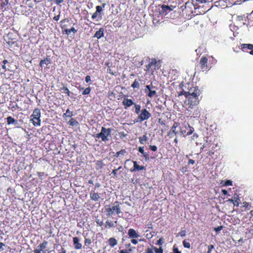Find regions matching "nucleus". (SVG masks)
I'll return each instance as SVG.
<instances>
[{
	"instance_id": "obj_47",
	"label": "nucleus",
	"mask_w": 253,
	"mask_h": 253,
	"mask_svg": "<svg viewBox=\"0 0 253 253\" xmlns=\"http://www.w3.org/2000/svg\"><path fill=\"white\" fill-rule=\"evenodd\" d=\"M222 229H223V226L221 225V226H217L216 227H214V230L216 232H218L220 231H221Z\"/></svg>"
},
{
	"instance_id": "obj_34",
	"label": "nucleus",
	"mask_w": 253,
	"mask_h": 253,
	"mask_svg": "<svg viewBox=\"0 0 253 253\" xmlns=\"http://www.w3.org/2000/svg\"><path fill=\"white\" fill-rule=\"evenodd\" d=\"M95 165L99 169L103 168L104 166V164H103V162L102 160L97 161L95 163Z\"/></svg>"
},
{
	"instance_id": "obj_12",
	"label": "nucleus",
	"mask_w": 253,
	"mask_h": 253,
	"mask_svg": "<svg viewBox=\"0 0 253 253\" xmlns=\"http://www.w3.org/2000/svg\"><path fill=\"white\" fill-rule=\"evenodd\" d=\"M151 117V113L146 109L141 110L138 116V121L140 123L149 119Z\"/></svg>"
},
{
	"instance_id": "obj_36",
	"label": "nucleus",
	"mask_w": 253,
	"mask_h": 253,
	"mask_svg": "<svg viewBox=\"0 0 253 253\" xmlns=\"http://www.w3.org/2000/svg\"><path fill=\"white\" fill-rule=\"evenodd\" d=\"M49 63H50V59L46 58L45 59H42L41 60L40 63V66L42 67L43 64H48Z\"/></svg>"
},
{
	"instance_id": "obj_35",
	"label": "nucleus",
	"mask_w": 253,
	"mask_h": 253,
	"mask_svg": "<svg viewBox=\"0 0 253 253\" xmlns=\"http://www.w3.org/2000/svg\"><path fill=\"white\" fill-rule=\"evenodd\" d=\"M73 115V112L69 110V109H67L66 111V113L63 114V117H71Z\"/></svg>"
},
{
	"instance_id": "obj_26",
	"label": "nucleus",
	"mask_w": 253,
	"mask_h": 253,
	"mask_svg": "<svg viewBox=\"0 0 253 253\" xmlns=\"http://www.w3.org/2000/svg\"><path fill=\"white\" fill-rule=\"evenodd\" d=\"M179 125L178 123L174 122L173 126L170 130V131L174 133L175 135H176L178 133V131H177L176 129L178 126Z\"/></svg>"
},
{
	"instance_id": "obj_41",
	"label": "nucleus",
	"mask_w": 253,
	"mask_h": 253,
	"mask_svg": "<svg viewBox=\"0 0 253 253\" xmlns=\"http://www.w3.org/2000/svg\"><path fill=\"white\" fill-rule=\"evenodd\" d=\"M153 250H154L155 253H163V250L161 247L159 248L154 247Z\"/></svg>"
},
{
	"instance_id": "obj_13",
	"label": "nucleus",
	"mask_w": 253,
	"mask_h": 253,
	"mask_svg": "<svg viewBox=\"0 0 253 253\" xmlns=\"http://www.w3.org/2000/svg\"><path fill=\"white\" fill-rule=\"evenodd\" d=\"M241 49L244 52L249 53L253 55V44L251 43H242L241 44Z\"/></svg>"
},
{
	"instance_id": "obj_31",
	"label": "nucleus",
	"mask_w": 253,
	"mask_h": 253,
	"mask_svg": "<svg viewBox=\"0 0 253 253\" xmlns=\"http://www.w3.org/2000/svg\"><path fill=\"white\" fill-rule=\"evenodd\" d=\"M216 145H212L211 148L209 149V151L207 152V154L208 156H212L214 154V149L215 148Z\"/></svg>"
},
{
	"instance_id": "obj_60",
	"label": "nucleus",
	"mask_w": 253,
	"mask_h": 253,
	"mask_svg": "<svg viewBox=\"0 0 253 253\" xmlns=\"http://www.w3.org/2000/svg\"><path fill=\"white\" fill-rule=\"evenodd\" d=\"M132 251V250L131 249H129V250H128L127 251H125V250H121L120 253H130L131 251Z\"/></svg>"
},
{
	"instance_id": "obj_46",
	"label": "nucleus",
	"mask_w": 253,
	"mask_h": 253,
	"mask_svg": "<svg viewBox=\"0 0 253 253\" xmlns=\"http://www.w3.org/2000/svg\"><path fill=\"white\" fill-rule=\"evenodd\" d=\"M245 19V15H239L237 17V20L238 21H244Z\"/></svg>"
},
{
	"instance_id": "obj_44",
	"label": "nucleus",
	"mask_w": 253,
	"mask_h": 253,
	"mask_svg": "<svg viewBox=\"0 0 253 253\" xmlns=\"http://www.w3.org/2000/svg\"><path fill=\"white\" fill-rule=\"evenodd\" d=\"M214 248V247L213 245H210L208 246V251L207 253H211V251Z\"/></svg>"
},
{
	"instance_id": "obj_59",
	"label": "nucleus",
	"mask_w": 253,
	"mask_h": 253,
	"mask_svg": "<svg viewBox=\"0 0 253 253\" xmlns=\"http://www.w3.org/2000/svg\"><path fill=\"white\" fill-rule=\"evenodd\" d=\"M163 244V238L159 239L158 241L157 244L158 245H162Z\"/></svg>"
},
{
	"instance_id": "obj_56",
	"label": "nucleus",
	"mask_w": 253,
	"mask_h": 253,
	"mask_svg": "<svg viewBox=\"0 0 253 253\" xmlns=\"http://www.w3.org/2000/svg\"><path fill=\"white\" fill-rule=\"evenodd\" d=\"M244 207H245L246 208H247L248 209H250V206L249 205V204L247 202H244L243 203Z\"/></svg>"
},
{
	"instance_id": "obj_23",
	"label": "nucleus",
	"mask_w": 253,
	"mask_h": 253,
	"mask_svg": "<svg viewBox=\"0 0 253 253\" xmlns=\"http://www.w3.org/2000/svg\"><path fill=\"white\" fill-rule=\"evenodd\" d=\"M117 223V221H115L114 222H113L112 221L108 219L105 222V227L107 228L115 227L116 226L115 224H116Z\"/></svg>"
},
{
	"instance_id": "obj_19",
	"label": "nucleus",
	"mask_w": 253,
	"mask_h": 253,
	"mask_svg": "<svg viewBox=\"0 0 253 253\" xmlns=\"http://www.w3.org/2000/svg\"><path fill=\"white\" fill-rule=\"evenodd\" d=\"M133 164V168L130 169L131 172H134L136 171L142 170L145 169V168L143 166H139L136 161H132Z\"/></svg>"
},
{
	"instance_id": "obj_17",
	"label": "nucleus",
	"mask_w": 253,
	"mask_h": 253,
	"mask_svg": "<svg viewBox=\"0 0 253 253\" xmlns=\"http://www.w3.org/2000/svg\"><path fill=\"white\" fill-rule=\"evenodd\" d=\"M73 243L76 250H80L82 248V244L80 243V239L78 237L73 238Z\"/></svg>"
},
{
	"instance_id": "obj_18",
	"label": "nucleus",
	"mask_w": 253,
	"mask_h": 253,
	"mask_svg": "<svg viewBox=\"0 0 253 253\" xmlns=\"http://www.w3.org/2000/svg\"><path fill=\"white\" fill-rule=\"evenodd\" d=\"M133 100L127 98H125L122 102V104L124 106L125 109H126L132 105H134Z\"/></svg>"
},
{
	"instance_id": "obj_64",
	"label": "nucleus",
	"mask_w": 253,
	"mask_h": 253,
	"mask_svg": "<svg viewBox=\"0 0 253 253\" xmlns=\"http://www.w3.org/2000/svg\"><path fill=\"white\" fill-rule=\"evenodd\" d=\"M58 253H67L65 249L62 248L59 251Z\"/></svg>"
},
{
	"instance_id": "obj_49",
	"label": "nucleus",
	"mask_w": 253,
	"mask_h": 253,
	"mask_svg": "<svg viewBox=\"0 0 253 253\" xmlns=\"http://www.w3.org/2000/svg\"><path fill=\"white\" fill-rule=\"evenodd\" d=\"M149 147L150 149L154 152H155L157 150V147L155 145H150Z\"/></svg>"
},
{
	"instance_id": "obj_55",
	"label": "nucleus",
	"mask_w": 253,
	"mask_h": 253,
	"mask_svg": "<svg viewBox=\"0 0 253 253\" xmlns=\"http://www.w3.org/2000/svg\"><path fill=\"white\" fill-rule=\"evenodd\" d=\"M138 151L143 154H144V147H139L138 148Z\"/></svg>"
},
{
	"instance_id": "obj_53",
	"label": "nucleus",
	"mask_w": 253,
	"mask_h": 253,
	"mask_svg": "<svg viewBox=\"0 0 253 253\" xmlns=\"http://www.w3.org/2000/svg\"><path fill=\"white\" fill-rule=\"evenodd\" d=\"M107 72L112 75H114V73L113 72V71L111 70L110 67H108L107 70Z\"/></svg>"
},
{
	"instance_id": "obj_14",
	"label": "nucleus",
	"mask_w": 253,
	"mask_h": 253,
	"mask_svg": "<svg viewBox=\"0 0 253 253\" xmlns=\"http://www.w3.org/2000/svg\"><path fill=\"white\" fill-rule=\"evenodd\" d=\"M47 245L48 242L46 241H43L38 245L37 248L34 251V253H41V252H43L46 250L45 249L47 248Z\"/></svg>"
},
{
	"instance_id": "obj_20",
	"label": "nucleus",
	"mask_w": 253,
	"mask_h": 253,
	"mask_svg": "<svg viewBox=\"0 0 253 253\" xmlns=\"http://www.w3.org/2000/svg\"><path fill=\"white\" fill-rule=\"evenodd\" d=\"M127 234L130 238H138L140 236L136 231L132 228L128 229Z\"/></svg>"
},
{
	"instance_id": "obj_29",
	"label": "nucleus",
	"mask_w": 253,
	"mask_h": 253,
	"mask_svg": "<svg viewBox=\"0 0 253 253\" xmlns=\"http://www.w3.org/2000/svg\"><path fill=\"white\" fill-rule=\"evenodd\" d=\"M108 243L111 247H113L117 244V241L114 238H111L109 239Z\"/></svg>"
},
{
	"instance_id": "obj_1",
	"label": "nucleus",
	"mask_w": 253,
	"mask_h": 253,
	"mask_svg": "<svg viewBox=\"0 0 253 253\" xmlns=\"http://www.w3.org/2000/svg\"><path fill=\"white\" fill-rule=\"evenodd\" d=\"M216 63V60L211 56H202L199 63L196 66V69L202 72L209 71Z\"/></svg>"
},
{
	"instance_id": "obj_54",
	"label": "nucleus",
	"mask_w": 253,
	"mask_h": 253,
	"mask_svg": "<svg viewBox=\"0 0 253 253\" xmlns=\"http://www.w3.org/2000/svg\"><path fill=\"white\" fill-rule=\"evenodd\" d=\"M75 122L77 123L74 119L72 118L69 121V123L71 126H74L75 125Z\"/></svg>"
},
{
	"instance_id": "obj_50",
	"label": "nucleus",
	"mask_w": 253,
	"mask_h": 253,
	"mask_svg": "<svg viewBox=\"0 0 253 253\" xmlns=\"http://www.w3.org/2000/svg\"><path fill=\"white\" fill-rule=\"evenodd\" d=\"M178 235L181 237H184L186 235L185 230H181L179 233Z\"/></svg>"
},
{
	"instance_id": "obj_15",
	"label": "nucleus",
	"mask_w": 253,
	"mask_h": 253,
	"mask_svg": "<svg viewBox=\"0 0 253 253\" xmlns=\"http://www.w3.org/2000/svg\"><path fill=\"white\" fill-rule=\"evenodd\" d=\"M70 21H71V18H65L60 21V27L62 29L63 34H66V30L68 29V25L66 24L65 23H69Z\"/></svg>"
},
{
	"instance_id": "obj_3",
	"label": "nucleus",
	"mask_w": 253,
	"mask_h": 253,
	"mask_svg": "<svg viewBox=\"0 0 253 253\" xmlns=\"http://www.w3.org/2000/svg\"><path fill=\"white\" fill-rule=\"evenodd\" d=\"M161 66L160 60H157L155 58H152L148 64L145 66V69L147 73L153 75L155 71L158 70Z\"/></svg>"
},
{
	"instance_id": "obj_39",
	"label": "nucleus",
	"mask_w": 253,
	"mask_h": 253,
	"mask_svg": "<svg viewBox=\"0 0 253 253\" xmlns=\"http://www.w3.org/2000/svg\"><path fill=\"white\" fill-rule=\"evenodd\" d=\"M240 200L238 197V196L237 195V197H234V205L236 206L237 207H238L240 204Z\"/></svg>"
},
{
	"instance_id": "obj_57",
	"label": "nucleus",
	"mask_w": 253,
	"mask_h": 253,
	"mask_svg": "<svg viewBox=\"0 0 253 253\" xmlns=\"http://www.w3.org/2000/svg\"><path fill=\"white\" fill-rule=\"evenodd\" d=\"M168 135L170 137V138H172L173 137L175 134H174V133L170 131V130L169 131L168 133Z\"/></svg>"
},
{
	"instance_id": "obj_62",
	"label": "nucleus",
	"mask_w": 253,
	"mask_h": 253,
	"mask_svg": "<svg viewBox=\"0 0 253 253\" xmlns=\"http://www.w3.org/2000/svg\"><path fill=\"white\" fill-rule=\"evenodd\" d=\"M146 253H153V251L152 249H151L150 248H148L146 250Z\"/></svg>"
},
{
	"instance_id": "obj_37",
	"label": "nucleus",
	"mask_w": 253,
	"mask_h": 253,
	"mask_svg": "<svg viewBox=\"0 0 253 253\" xmlns=\"http://www.w3.org/2000/svg\"><path fill=\"white\" fill-rule=\"evenodd\" d=\"M91 91V88L90 87H86L85 89H84L83 91L82 92V94L83 95H88L90 93Z\"/></svg>"
},
{
	"instance_id": "obj_61",
	"label": "nucleus",
	"mask_w": 253,
	"mask_h": 253,
	"mask_svg": "<svg viewBox=\"0 0 253 253\" xmlns=\"http://www.w3.org/2000/svg\"><path fill=\"white\" fill-rule=\"evenodd\" d=\"M96 223L97 224V225H99V226H102L103 225L104 223H103V221H100L99 219H97L96 221Z\"/></svg>"
},
{
	"instance_id": "obj_24",
	"label": "nucleus",
	"mask_w": 253,
	"mask_h": 253,
	"mask_svg": "<svg viewBox=\"0 0 253 253\" xmlns=\"http://www.w3.org/2000/svg\"><path fill=\"white\" fill-rule=\"evenodd\" d=\"M212 145H214V144L206 141V142L205 143L201 148V150L205 149V151H208V149H210L211 148Z\"/></svg>"
},
{
	"instance_id": "obj_30",
	"label": "nucleus",
	"mask_w": 253,
	"mask_h": 253,
	"mask_svg": "<svg viewBox=\"0 0 253 253\" xmlns=\"http://www.w3.org/2000/svg\"><path fill=\"white\" fill-rule=\"evenodd\" d=\"M72 32L74 34H76L77 32V30H76L74 27H72L70 29L66 30V34L67 35H69L70 33Z\"/></svg>"
},
{
	"instance_id": "obj_58",
	"label": "nucleus",
	"mask_w": 253,
	"mask_h": 253,
	"mask_svg": "<svg viewBox=\"0 0 253 253\" xmlns=\"http://www.w3.org/2000/svg\"><path fill=\"white\" fill-rule=\"evenodd\" d=\"M131 243L134 245H136L138 243V241L136 240V238H131Z\"/></svg>"
},
{
	"instance_id": "obj_27",
	"label": "nucleus",
	"mask_w": 253,
	"mask_h": 253,
	"mask_svg": "<svg viewBox=\"0 0 253 253\" xmlns=\"http://www.w3.org/2000/svg\"><path fill=\"white\" fill-rule=\"evenodd\" d=\"M126 153V149H121L120 151L117 152L114 156L117 158L121 157Z\"/></svg>"
},
{
	"instance_id": "obj_25",
	"label": "nucleus",
	"mask_w": 253,
	"mask_h": 253,
	"mask_svg": "<svg viewBox=\"0 0 253 253\" xmlns=\"http://www.w3.org/2000/svg\"><path fill=\"white\" fill-rule=\"evenodd\" d=\"M84 248L85 249H87L89 248V246L91 245L92 243V241L91 239L89 238H86L85 236H84Z\"/></svg>"
},
{
	"instance_id": "obj_45",
	"label": "nucleus",
	"mask_w": 253,
	"mask_h": 253,
	"mask_svg": "<svg viewBox=\"0 0 253 253\" xmlns=\"http://www.w3.org/2000/svg\"><path fill=\"white\" fill-rule=\"evenodd\" d=\"M9 4V0H5L4 2H3L1 3V7H4L7 6Z\"/></svg>"
},
{
	"instance_id": "obj_63",
	"label": "nucleus",
	"mask_w": 253,
	"mask_h": 253,
	"mask_svg": "<svg viewBox=\"0 0 253 253\" xmlns=\"http://www.w3.org/2000/svg\"><path fill=\"white\" fill-rule=\"evenodd\" d=\"M5 246V244L2 242L0 243V252L3 250V247Z\"/></svg>"
},
{
	"instance_id": "obj_4",
	"label": "nucleus",
	"mask_w": 253,
	"mask_h": 253,
	"mask_svg": "<svg viewBox=\"0 0 253 253\" xmlns=\"http://www.w3.org/2000/svg\"><path fill=\"white\" fill-rule=\"evenodd\" d=\"M112 131V128H106L103 126L101 127V132L94 134L93 136L96 139H101L102 141L106 142L109 140L108 136H110Z\"/></svg>"
},
{
	"instance_id": "obj_21",
	"label": "nucleus",
	"mask_w": 253,
	"mask_h": 253,
	"mask_svg": "<svg viewBox=\"0 0 253 253\" xmlns=\"http://www.w3.org/2000/svg\"><path fill=\"white\" fill-rule=\"evenodd\" d=\"M161 7H162V10L160 12V14H161L166 15L167 14L168 11L172 10V8H171L170 6H169V5L163 4L162 5Z\"/></svg>"
},
{
	"instance_id": "obj_22",
	"label": "nucleus",
	"mask_w": 253,
	"mask_h": 253,
	"mask_svg": "<svg viewBox=\"0 0 253 253\" xmlns=\"http://www.w3.org/2000/svg\"><path fill=\"white\" fill-rule=\"evenodd\" d=\"M104 29L103 28H100L99 30L97 31L95 33L94 37L96 38L97 39H99L102 37H104Z\"/></svg>"
},
{
	"instance_id": "obj_48",
	"label": "nucleus",
	"mask_w": 253,
	"mask_h": 253,
	"mask_svg": "<svg viewBox=\"0 0 253 253\" xmlns=\"http://www.w3.org/2000/svg\"><path fill=\"white\" fill-rule=\"evenodd\" d=\"M224 185L225 186H231V185H232V181L230 180H227L225 182V183Z\"/></svg>"
},
{
	"instance_id": "obj_2",
	"label": "nucleus",
	"mask_w": 253,
	"mask_h": 253,
	"mask_svg": "<svg viewBox=\"0 0 253 253\" xmlns=\"http://www.w3.org/2000/svg\"><path fill=\"white\" fill-rule=\"evenodd\" d=\"M121 203L118 201L114 202L113 205H106L104 207L105 211L107 216H112L115 213L119 214L121 210L120 205Z\"/></svg>"
},
{
	"instance_id": "obj_28",
	"label": "nucleus",
	"mask_w": 253,
	"mask_h": 253,
	"mask_svg": "<svg viewBox=\"0 0 253 253\" xmlns=\"http://www.w3.org/2000/svg\"><path fill=\"white\" fill-rule=\"evenodd\" d=\"M148 139L146 134H144L142 136L139 137V141L140 144H144Z\"/></svg>"
},
{
	"instance_id": "obj_42",
	"label": "nucleus",
	"mask_w": 253,
	"mask_h": 253,
	"mask_svg": "<svg viewBox=\"0 0 253 253\" xmlns=\"http://www.w3.org/2000/svg\"><path fill=\"white\" fill-rule=\"evenodd\" d=\"M183 245L184 247V248L189 249L191 247V245L190 243L186 241V240H184L183 241Z\"/></svg>"
},
{
	"instance_id": "obj_10",
	"label": "nucleus",
	"mask_w": 253,
	"mask_h": 253,
	"mask_svg": "<svg viewBox=\"0 0 253 253\" xmlns=\"http://www.w3.org/2000/svg\"><path fill=\"white\" fill-rule=\"evenodd\" d=\"M157 89V87L151 83L150 84L147 85L145 86V92L147 93V95L149 97H157L158 96L156 92Z\"/></svg>"
},
{
	"instance_id": "obj_11",
	"label": "nucleus",
	"mask_w": 253,
	"mask_h": 253,
	"mask_svg": "<svg viewBox=\"0 0 253 253\" xmlns=\"http://www.w3.org/2000/svg\"><path fill=\"white\" fill-rule=\"evenodd\" d=\"M105 5L106 4L105 3H103L101 6H96V11L92 14L91 18L92 19H95L98 16L99 19L101 20L102 19V15H103V8L105 7Z\"/></svg>"
},
{
	"instance_id": "obj_52",
	"label": "nucleus",
	"mask_w": 253,
	"mask_h": 253,
	"mask_svg": "<svg viewBox=\"0 0 253 253\" xmlns=\"http://www.w3.org/2000/svg\"><path fill=\"white\" fill-rule=\"evenodd\" d=\"M8 63V61L7 60H3L2 61L3 65H2V68L3 69H6L5 64Z\"/></svg>"
},
{
	"instance_id": "obj_16",
	"label": "nucleus",
	"mask_w": 253,
	"mask_h": 253,
	"mask_svg": "<svg viewBox=\"0 0 253 253\" xmlns=\"http://www.w3.org/2000/svg\"><path fill=\"white\" fill-rule=\"evenodd\" d=\"M100 194L95 191V189H92L90 192V199L93 201H98L101 198Z\"/></svg>"
},
{
	"instance_id": "obj_8",
	"label": "nucleus",
	"mask_w": 253,
	"mask_h": 253,
	"mask_svg": "<svg viewBox=\"0 0 253 253\" xmlns=\"http://www.w3.org/2000/svg\"><path fill=\"white\" fill-rule=\"evenodd\" d=\"M194 131L193 127L187 123H185L180 127V132L183 137L191 135Z\"/></svg>"
},
{
	"instance_id": "obj_6",
	"label": "nucleus",
	"mask_w": 253,
	"mask_h": 253,
	"mask_svg": "<svg viewBox=\"0 0 253 253\" xmlns=\"http://www.w3.org/2000/svg\"><path fill=\"white\" fill-rule=\"evenodd\" d=\"M41 110L39 108H36L34 110L32 114L30 116V121L35 126H41Z\"/></svg>"
},
{
	"instance_id": "obj_43",
	"label": "nucleus",
	"mask_w": 253,
	"mask_h": 253,
	"mask_svg": "<svg viewBox=\"0 0 253 253\" xmlns=\"http://www.w3.org/2000/svg\"><path fill=\"white\" fill-rule=\"evenodd\" d=\"M122 168V167L120 166L117 169H113L112 170V174H113V175H114V177H116L117 176V172L118 170L120 169H121Z\"/></svg>"
},
{
	"instance_id": "obj_5",
	"label": "nucleus",
	"mask_w": 253,
	"mask_h": 253,
	"mask_svg": "<svg viewBox=\"0 0 253 253\" xmlns=\"http://www.w3.org/2000/svg\"><path fill=\"white\" fill-rule=\"evenodd\" d=\"M183 14H185L187 18L190 19L193 15L194 10H195V7L192 2L187 1L184 5L181 7Z\"/></svg>"
},
{
	"instance_id": "obj_9",
	"label": "nucleus",
	"mask_w": 253,
	"mask_h": 253,
	"mask_svg": "<svg viewBox=\"0 0 253 253\" xmlns=\"http://www.w3.org/2000/svg\"><path fill=\"white\" fill-rule=\"evenodd\" d=\"M199 95H190L186 97L187 98L186 105L188 108L192 109L194 106L199 104V100L198 98Z\"/></svg>"
},
{
	"instance_id": "obj_38",
	"label": "nucleus",
	"mask_w": 253,
	"mask_h": 253,
	"mask_svg": "<svg viewBox=\"0 0 253 253\" xmlns=\"http://www.w3.org/2000/svg\"><path fill=\"white\" fill-rule=\"evenodd\" d=\"M131 86L133 88H139L140 86L139 83L136 80H135V81H134V82L133 83Z\"/></svg>"
},
{
	"instance_id": "obj_32",
	"label": "nucleus",
	"mask_w": 253,
	"mask_h": 253,
	"mask_svg": "<svg viewBox=\"0 0 253 253\" xmlns=\"http://www.w3.org/2000/svg\"><path fill=\"white\" fill-rule=\"evenodd\" d=\"M6 119H7V123L8 125L12 124L14 123L15 122H16V121L14 118H13L11 116L8 117Z\"/></svg>"
},
{
	"instance_id": "obj_40",
	"label": "nucleus",
	"mask_w": 253,
	"mask_h": 253,
	"mask_svg": "<svg viewBox=\"0 0 253 253\" xmlns=\"http://www.w3.org/2000/svg\"><path fill=\"white\" fill-rule=\"evenodd\" d=\"M62 90H63V92L67 94V95L69 96L70 95V91L69 89L66 86H63L62 88Z\"/></svg>"
},
{
	"instance_id": "obj_51",
	"label": "nucleus",
	"mask_w": 253,
	"mask_h": 253,
	"mask_svg": "<svg viewBox=\"0 0 253 253\" xmlns=\"http://www.w3.org/2000/svg\"><path fill=\"white\" fill-rule=\"evenodd\" d=\"M85 81L86 83H89L91 82V78L90 76L87 75L85 78Z\"/></svg>"
},
{
	"instance_id": "obj_33",
	"label": "nucleus",
	"mask_w": 253,
	"mask_h": 253,
	"mask_svg": "<svg viewBox=\"0 0 253 253\" xmlns=\"http://www.w3.org/2000/svg\"><path fill=\"white\" fill-rule=\"evenodd\" d=\"M135 113L137 114H139L141 110V106L139 104H134Z\"/></svg>"
},
{
	"instance_id": "obj_7",
	"label": "nucleus",
	"mask_w": 253,
	"mask_h": 253,
	"mask_svg": "<svg viewBox=\"0 0 253 253\" xmlns=\"http://www.w3.org/2000/svg\"><path fill=\"white\" fill-rule=\"evenodd\" d=\"M190 84H188V91H185L183 90L180 92L179 95H184L185 97H187L190 95H200L201 92L199 89L198 86H194L193 84H191V86H189Z\"/></svg>"
}]
</instances>
